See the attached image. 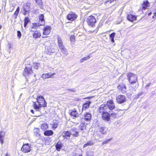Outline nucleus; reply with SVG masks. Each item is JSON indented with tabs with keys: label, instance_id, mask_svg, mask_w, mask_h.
<instances>
[{
	"label": "nucleus",
	"instance_id": "nucleus-41",
	"mask_svg": "<svg viewBox=\"0 0 156 156\" xmlns=\"http://www.w3.org/2000/svg\"><path fill=\"white\" fill-rule=\"evenodd\" d=\"M112 140V138L108 139L107 140H106L103 142L102 143V144L104 145V144H106L108 143L109 142H110Z\"/></svg>",
	"mask_w": 156,
	"mask_h": 156
},
{
	"label": "nucleus",
	"instance_id": "nucleus-18",
	"mask_svg": "<svg viewBox=\"0 0 156 156\" xmlns=\"http://www.w3.org/2000/svg\"><path fill=\"white\" fill-rule=\"evenodd\" d=\"M91 102L90 101H87L83 104L82 107V110H85L89 107Z\"/></svg>",
	"mask_w": 156,
	"mask_h": 156
},
{
	"label": "nucleus",
	"instance_id": "nucleus-10",
	"mask_svg": "<svg viewBox=\"0 0 156 156\" xmlns=\"http://www.w3.org/2000/svg\"><path fill=\"white\" fill-rule=\"evenodd\" d=\"M77 17V15L75 12H71L68 15L67 18L69 20L73 21L76 20Z\"/></svg>",
	"mask_w": 156,
	"mask_h": 156
},
{
	"label": "nucleus",
	"instance_id": "nucleus-19",
	"mask_svg": "<svg viewBox=\"0 0 156 156\" xmlns=\"http://www.w3.org/2000/svg\"><path fill=\"white\" fill-rule=\"evenodd\" d=\"M44 16L43 14H41L39 17V22L38 23L41 26L43 25L44 24Z\"/></svg>",
	"mask_w": 156,
	"mask_h": 156
},
{
	"label": "nucleus",
	"instance_id": "nucleus-26",
	"mask_svg": "<svg viewBox=\"0 0 156 156\" xmlns=\"http://www.w3.org/2000/svg\"><path fill=\"white\" fill-rule=\"evenodd\" d=\"M99 130L102 134H105L107 130V129L105 127H100Z\"/></svg>",
	"mask_w": 156,
	"mask_h": 156
},
{
	"label": "nucleus",
	"instance_id": "nucleus-43",
	"mask_svg": "<svg viewBox=\"0 0 156 156\" xmlns=\"http://www.w3.org/2000/svg\"><path fill=\"white\" fill-rule=\"evenodd\" d=\"M70 40L72 41H74L75 39V36L74 35H71L70 37Z\"/></svg>",
	"mask_w": 156,
	"mask_h": 156
},
{
	"label": "nucleus",
	"instance_id": "nucleus-20",
	"mask_svg": "<svg viewBox=\"0 0 156 156\" xmlns=\"http://www.w3.org/2000/svg\"><path fill=\"white\" fill-rule=\"evenodd\" d=\"M127 18L129 21L133 22L136 19V17L134 15L129 14L128 15Z\"/></svg>",
	"mask_w": 156,
	"mask_h": 156
},
{
	"label": "nucleus",
	"instance_id": "nucleus-59",
	"mask_svg": "<svg viewBox=\"0 0 156 156\" xmlns=\"http://www.w3.org/2000/svg\"><path fill=\"white\" fill-rule=\"evenodd\" d=\"M75 156H82V155H75Z\"/></svg>",
	"mask_w": 156,
	"mask_h": 156
},
{
	"label": "nucleus",
	"instance_id": "nucleus-6",
	"mask_svg": "<svg viewBox=\"0 0 156 156\" xmlns=\"http://www.w3.org/2000/svg\"><path fill=\"white\" fill-rule=\"evenodd\" d=\"M33 107L36 110L35 112H38V115H34V117H38L41 115V112H40V110L41 107H42L39 105L38 104H37L36 102H33Z\"/></svg>",
	"mask_w": 156,
	"mask_h": 156
},
{
	"label": "nucleus",
	"instance_id": "nucleus-21",
	"mask_svg": "<svg viewBox=\"0 0 156 156\" xmlns=\"http://www.w3.org/2000/svg\"><path fill=\"white\" fill-rule=\"evenodd\" d=\"M52 128L54 129L57 128L58 126V122L57 120H54L50 124Z\"/></svg>",
	"mask_w": 156,
	"mask_h": 156
},
{
	"label": "nucleus",
	"instance_id": "nucleus-11",
	"mask_svg": "<svg viewBox=\"0 0 156 156\" xmlns=\"http://www.w3.org/2000/svg\"><path fill=\"white\" fill-rule=\"evenodd\" d=\"M21 150L24 153H27L31 150L30 145L28 144H24L22 147Z\"/></svg>",
	"mask_w": 156,
	"mask_h": 156
},
{
	"label": "nucleus",
	"instance_id": "nucleus-5",
	"mask_svg": "<svg viewBox=\"0 0 156 156\" xmlns=\"http://www.w3.org/2000/svg\"><path fill=\"white\" fill-rule=\"evenodd\" d=\"M30 3L28 2L23 5V14L24 15L29 14L30 8Z\"/></svg>",
	"mask_w": 156,
	"mask_h": 156
},
{
	"label": "nucleus",
	"instance_id": "nucleus-28",
	"mask_svg": "<svg viewBox=\"0 0 156 156\" xmlns=\"http://www.w3.org/2000/svg\"><path fill=\"white\" fill-rule=\"evenodd\" d=\"M4 133L3 131H2L0 132V141L2 145L4 143L3 138L4 137Z\"/></svg>",
	"mask_w": 156,
	"mask_h": 156
},
{
	"label": "nucleus",
	"instance_id": "nucleus-57",
	"mask_svg": "<svg viewBox=\"0 0 156 156\" xmlns=\"http://www.w3.org/2000/svg\"><path fill=\"white\" fill-rule=\"evenodd\" d=\"M114 0H110L111 2H110V3H111V2H112Z\"/></svg>",
	"mask_w": 156,
	"mask_h": 156
},
{
	"label": "nucleus",
	"instance_id": "nucleus-56",
	"mask_svg": "<svg viewBox=\"0 0 156 156\" xmlns=\"http://www.w3.org/2000/svg\"><path fill=\"white\" fill-rule=\"evenodd\" d=\"M80 119H81V120L82 121V120H83V117L81 118V117H80Z\"/></svg>",
	"mask_w": 156,
	"mask_h": 156
},
{
	"label": "nucleus",
	"instance_id": "nucleus-40",
	"mask_svg": "<svg viewBox=\"0 0 156 156\" xmlns=\"http://www.w3.org/2000/svg\"><path fill=\"white\" fill-rule=\"evenodd\" d=\"M34 133L36 136L39 134L40 131V129L38 128H35L34 130Z\"/></svg>",
	"mask_w": 156,
	"mask_h": 156
},
{
	"label": "nucleus",
	"instance_id": "nucleus-17",
	"mask_svg": "<svg viewBox=\"0 0 156 156\" xmlns=\"http://www.w3.org/2000/svg\"><path fill=\"white\" fill-rule=\"evenodd\" d=\"M91 115L90 113L87 112L84 115V120L87 121H89L91 119Z\"/></svg>",
	"mask_w": 156,
	"mask_h": 156
},
{
	"label": "nucleus",
	"instance_id": "nucleus-12",
	"mask_svg": "<svg viewBox=\"0 0 156 156\" xmlns=\"http://www.w3.org/2000/svg\"><path fill=\"white\" fill-rule=\"evenodd\" d=\"M51 27L49 26H46L43 29V34L47 35H48L50 33Z\"/></svg>",
	"mask_w": 156,
	"mask_h": 156
},
{
	"label": "nucleus",
	"instance_id": "nucleus-42",
	"mask_svg": "<svg viewBox=\"0 0 156 156\" xmlns=\"http://www.w3.org/2000/svg\"><path fill=\"white\" fill-rule=\"evenodd\" d=\"M87 156H93L94 155V152L93 151H88L87 154Z\"/></svg>",
	"mask_w": 156,
	"mask_h": 156
},
{
	"label": "nucleus",
	"instance_id": "nucleus-48",
	"mask_svg": "<svg viewBox=\"0 0 156 156\" xmlns=\"http://www.w3.org/2000/svg\"><path fill=\"white\" fill-rule=\"evenodd\" d=\"M36 2L39 5H41L42 3L41 0H35Z\"/></svg>",
	"mask_w": 156,
	"mask_h": 156
},
{
	"label": "nucleus",
	"instance_id": "nucleus-7",
	"mask_svg": "<svg viewBox=\"0 0 156 156\" xmlns=\"http://www.w3.org/2000/svg\"><path fill=\"white\" fill-rule=\"evenodd\" d=\"M116 100L118 103L120 104L124 103L126 101V98L123 95H118L116 98Z\"/></svg>",
	"mask_w": 156,
	"mask_h": 156
},
{
	"label": "nucleus",
	"instance_id": "nucleus-23",
	"mask_svg": "<svg viewBox=\"0 0 156 156\" xmlns=\"http://www.w3.org/2000/svg\"><path fill=\"white\" fill-rule=\"evenodd\" d=\"M71 135L73 136L74 137H77L79 136L78 132L76 131L75 129L70 131Z\"/></svg>",
	"mask_w": 156,
	"mask_h": 156
},
{
	"label": "nucleus",
	"instance_id": "nucleus-25",
	"mask_svg": "<svg viewBox=\"0 0 156 156\" xmlns=\"http://www.w3.org/2000/svg\"><path fill=\"white\" fill-rule=\"evenodd\" d=\"M41 36V34L39 31H36L33 34V37L35 38H37L40 37Z\"/></svg>",
	"mask_w": 156,
	"mask_h": 156
},
{
	"label": "nucleus",
	"instance_id": "nucleus-34",
	"mask_svg": "<svg viewBox=\"0 0 156 156\" xmlns=\"http://www.w3.org/2000/svg\"><path fill=\"white\" fill-rule=\"evenodd\" d=\"M48 128V126L47 124L43 123L41 125V129L45 131Z\"/></svg>",
	"mask_w": 156,
	"mask_h": 156
},
{
	"label": "nucleus",
	"instance_id": "nucleus-24",
	"mask_svg": "<svg viewBox=\"0 0 156 156\" xmlns=\"http://www.w3.org/2000/svg\"><path fill=\"white\" fill-rule=\"evenodd\" d=\"M44 133L45 136H48L53 135L54 133V132L51 130H47L45 131Z\"/></svg>",
	"mask_w": 156,
	"mask_h": 156
},
{
	"label": "nucleus",
	"instance_id": "nucleus-36",
	"mask_svg": "<svg viewBox=\"0 0 156 156\" xmlns=\"http://www.w3.org/2000/svg\"><path fill=\"white\" fill-rule=\"evenodd\" d=\"M149 4L148 1L144 2V3L143 5L142 8L144 9H145L147 8Z\"/></svg>",
	"mask_w": 156,
	"mask_h": 156
},
{
	"label": "nucleus",
	"instance_id": "nucleus-22",
	"mask_svg": "<svg viewBox=\"0 0 156 156\" xmlns=\"http://www.w3.org/2000/svg\"><path fill=\"white\" fill-rule=\"evenodd\" d=\"M55 146L56 150L58 151H59L62 147L63 144L60 142H58L56 143Z\"/></svg>",
	"mask_w": 156,
	"mask_h": 156
},
{
	"label": "nucleus",
	"instance_id": "nucleus-44",
	"mask_svg": "<svg viewBox=\"0 0 156 156\" xmlns=\"http://www.w3.org/2000/svg\"><path fill=\"white\" fill-rule=\"evenodd\" d=\"M20 11V8L19 7H18L17 8L16 11L15 12L14 14L18 15V13Z\"/></svg>",
	"mask_w": 156,
	"mask_h": 156
},
{
	"label": "nucleus",
	"instance_id": "nucleus-30",
	"mask_svg": "<svg viewBox=\"0 0 156 156\" xmlns=\"http://www.w3.org/2000/svg\"><path fill=\"white\" fill-rule=\"evenodd\" d=\"M24 26L25 27H27L28 23L30 22V20H29L28 17H25L24 19Z\"/></svg>",
	"mask_w": 156,
	"mask_h": 156
},
{
	"label": "nucleus",
	"instance_id": "nucleus-4",
	"mask_svg": "<svg viewBox=\"0 0 156 156\" xmlns=\"http://www.w3.org/2000/svg\"><path fill=\"white\" fill-rule=\"evenodd\" d=\"M98 111L99 113L102 114V119L103 120L108 121L110 119V115L108 112L103 111L102 112H100L99 111V108L98 109Z\"/></svg>",
	"mask_w": 156,
	"mask_h": 156
},
{
	"label": "nucleus",
	"instance_id": "nucleus-37",
	"mask_svg": "<svg viewBox=\"0 0 156 156\" xmlns=\"http://www.w3.org/2000/svg\"><path fill=\"white\" fill-rule=\"evenodd\" d=\"M118 112L117 111H116L115 112H113L111 113V115H110L112 117L115 118H116L117 117V114Z\"/></svg>",
	"mask_w": 156,
	"mask_h": 156
},
{
	"label": "nucleus",
	"instance_id": "nucleus-62",
	"mask_svg": "<svg viewBox=\"0 0 156 156\" xmlns=\"http://www.w3.org/2000/svg\"><path fill=\"white\" fill-rule=\"evenodd\" d=\"M150 15V13L148 14V15Z\"/></svg>",
	"mask_w": 156,
	"mask_h": 156
},
{
	"label": "nucleus",
	"instance_id": "nucleus-9",
	"mask_svg": "<svg viewBox=\"0 0 156 156\" xmlns=\"http://www.w3.org/2000/svg\"><path fill=\"white\" fill-rule=\"evenodd\" d=\"M33 73L32 68L30 67H26L23 73V76L26 77L31 74Z\"/></svg>",
	"mask_w": 156,
	"mask_h": 156
},
{
	"label": "nucleus",
	"instance_id": "nucleus-63",
	"mask_svg": "<svg viewBox=\"0 0 156 156\" xmlns=\"http://www.w3.org/2000/svg\"><path fill=\"white\" fill-rule=\"evenodd\" d=\"M1 10L0 9V13H1Z\"/></svg>",
	"mask_w": 156,
	"mask_h": 156
},
{
	"label": "nucleus",
	"instance_id": "nucleus-29",
	"mask_svg": "<svg viewBox=\"0 0 156 156\" xmlns=\"http://www.w3.org/2000/svg\"><path fill=\"white\" fill-rule=\"evenodd\" d=\"M94 144V143L92 141H89L87 143L85 144L83 146V147L85 148L87 146H92Z\"/></svg>",
	"mask_w": 156,
	"mask_h": 156
},
{
	"label": "nucleus",
	"instance_id": "nucleus-2",
	"mask_svg": "<svg viewBox=\"0 0 156 156\" xmlns=\"http://www.w3.org/2000/svg\"><path fill=\"white\" fill-rule=\"evenodd\" d=\"M127 77L129 83L132 84L136 83L137 81V76L133 73H129L127 75Z\"/></svg>",
	"mask_w": 156,
	"mask_h": 156
},
{
	"label": "nucleus",
	"instance_id": "nucleus-38",
	"mask_svg": "<svg viewBox=\"0 0 156 156\" xmlns=\"http://www.w3.org/2000/svg\"><path fill=\"white\" fill-rule=\"evenodd\" d=\"M90 56L89 55H88V56L86 57H84L81 58L80 60V63H82L84 61L89 59H90Z\"/></svg>",
	"mask_w": 156,
	"mask_h": 156
},
{
	"label": "nucleus",
	"instance_id": "nucleus-8",
	"mask_svg": "<svg viewBox=\"0 0 156 156\" xmlns=\"http://www.w3.org/2000/svg\"><path fill=\"white\" fill-rule=\"evenodd\" d=\"M87 20V22L88 25L92 27H93L95 23L96 22V19L95 17L92 16H89Z\"/></svg>",
	"mask_w": 156,
	"mask_h": 156
},
{
	"label": "nucleus",
	"instance_id": "nucleus-50",
	"mask_svg": "<svg viewBox=\"0 0 156 156\" xmlns=\"http://www.w3.org/2000/svg\"><path fill=\"white\" fill-rule=\"evenodd\" d=\"M18 15H15L14 14L12 16V18L14 20H15L17 18Z\"/></svg>",
	"mask_w": 156,
	"mask_h": 156
},
{
	"label": "nucleus",
	"instance_id": "nucleus-33",
	"mask_svg": "<svg viewBox=\"0 0 156 156\" xmlns=\"http://www.w3.org/2000/svg\"><path fill=\"white\" fill-rule=\"evenodd\" d=\"M40 26H41V25L38 23H35L34 24H33V25L31 27V30L36 29L37 28V27H39ZM31 31H32V30H31ZM33 31L34 30H33Z\"/></svg>",
	"mask_w": 156,
	"mask_h": 156
},
{
	"label": "nucleus",
	"instance_id": "nucleus-53",
	"mask_svg": "<svg viewBox=\"0 0 156 156\" xmlns=\"http://www.w3.org/2000/svg\"><path fill=\"white\" fill-rule=\"evenodd\" d=\"M138 84L137 83V84H136L135 86L134 87H135V88H137L138 87Z\"/></svg>",
	"mask_w": 156,
	"mask_h": 156
},
{
	"label": "nucleus",
	"instance_id": "nucleus-16",
	"mask_svg": "<svg viewBox=\"0 0 156 156\" xmlns=\"http://www.w3.org/2000/svg\"><path fill=\"white\" fill-rule=\"evenodd\" d=\"M70 136V132L69 131H64L62 134L63 137L66 139H69Z\"/></svg>",
	"mask_w": 156,
	"mask_h": 156
},
{
	"label": "nucleus",
	"instance_id": "nucleus-47",
	"mask_svg": "<svg viewBox=\"0 0 156 156\" xmlns=\"http://www.w3.org/2000/svg\"><path fill=\"white\" fill-rule=\"evenodd\" d=\"M17 36H18V37L19 38H20V37H21V33L20 31H17Z\"/></svg>",
	"mask_w": 156,
	"mask_h": 156
},
{
	"label": "nucleus",
	"instance_id": "nucleus-61",
	"mask_svg": "<svg viewBox=\"0 0 156 156\" xmlns=\"http://www.w3.org/2000/svg\"><path fill=\"white\" fill-rule=\"evenodd\" d=\"M44 37V38H45V37H46V36H44V37Z\"/></svg>",
	"mask_w": 156,
	"mask_h": 156
},
{
	"label": "nucleus",
	"instance_id": "nucleus-52",
	"mask_svg": "<svg viewBox=\"0 0 156 156\" xmlns=\"http://www.w3.org/2000/svg\"><path fill=\"white\" fill-rule=\"evenodd\" d=\"M151 83H148L147 85L145 87L146 88H147V87H148L149 86H150L151 85Z\"/></svg>",
	"mask_w": 156,
	"mask_h": 156
},
{
	"label": "nucleus",
	"instance_id": "nucleus-54",
	"mask_svg": "<svg viewBox=\"0 0 156 156\" xmlns=\"http://www.w3.org/2000/svg\"><path fill=\"white\" fill-rule=\"evenodd\" d=\"M154 16H156V12H154V16H153V18H154Z\"/></svg>",
	"mask_w": 156,
	"mask_h": 156
},
{
	"label": "nucleus",
	"instance_id": "nucleus-58",
	"mask_svg": "<svg viewBox=\"0 0 156 156\" xmlns=\"http://www.w3.org/2000/svg\"><path fill=\"white\" fill-rule=\"evenodd\" d=\"M90 98H91V97H88L87 98H86L90 99Z\"/></svg>",
	"mask_w": 156,
	"mask_h": 156
},
{
	"label": "nucleus",
	"instance_id": "nucleus-39",
	"mask_svg": "<svg viewBox=\"0 0 156 156\" xmlns=\"http://www.w3.org/2000/svg\"><path fill=\"white\" fill-rule=\"evenodd\" d=\"M40 64L39 63H34L33 64V68L36 69H38V67L40 66Z\"/></svg>",
	"mask_w": 156,
	"mask_h": 156
},
{
	"label": "nucleus",
	"instance_id": "nucleus-15",
	"mask_svg": "<svg viewBox=\"0 0 156 156\" xmlns=\"http://www.w3.org/2000/svg\"><path fill=\"white\" fill-rule=\"evenodd\" d=\"M57 41L58 48L59 49L64 46L62 39L59 36L58 37Z\"/></svg>",
	"mask_w": 156,
	"mask_h": 156
},
{
	"label": "nucleus",
	"instance_id": "nucleus-60",
	"mask_svg": "<svg viewBox=\"0 0 156 156\" xmlns=\"http://www.w3.org/2000/svg\"><path fill=\"white\" fill-rule=\"evenodd\" d=\"M2 28V26L1 25H0V30L1 29V28Z\"/></svg>",
	"mask_w": 156,
	"mask_h": 156
},
{
	"label": "nucleus",
	"instance_id": "nucleus-14",
	"mask_svg": "<svg viewBox=\"0 0 156 156\" xmlns=\"http://www.w3.org/2000/svg\"><path fill=\"white\" fill-rule=\"evenodd\" d=\"M55 74V73L52 74L51 73H48L46 74H43L42 75L41 77L44 79H47L50 78L51 76L54 75Z\"/></svg>",
	"mask_w": 156,
	"mask_h": 156
},
{
	"label": "nucleus",
	"instance_id": "nucleus-51",
	"mask_svg": "<svg viewBox=\"0 0 156 156\" xmlns=\"http://www.w3.org/2000/svg\"><path fill=\"white\" fill-rule=\"evenodd\" d=\"M67 90L69 91H70L72 92H75V89H67Z\"/></svg>",
	"mask_w": 156,
	"mask_h": 156
},
{
	"label": "nucleus",
	"instance_id": "nucleus-1",
	"mask_svg": "<svg viewBox=\"0 0 156 156\" xmlns=\"http://www.w3.org/2000/svg\"><path fill=\"white\" fill-rule=\"evenodd\" d=\"M115 108V105L113 101L112 100L108 101L105 104H102L99 107V111L102 112L103 111L110 112L109 110H112Z\"/></svg>",
	"mask_w": 156,
	"mask_h": 156
},
{
	"label": "nucleus",
	"instance_id": "nucleus-55",
	"mask_svg": "<svg viewBox=\"0 0 156 156\" xmlns=\"http://www.w3.org/2000/svg\"><path fill=\"white\" fill-rule=\"evenodd\" d=\"M5 156H10V155L9 154H8L7 153L5 155Z\"/></svg>",
	"mask_w": 156,
	"mask_h": 156
},
{
	"label": "nucleus",
	"instance_id": "nucleus-46",
	"mask_svg": "<svg viewBox=\"0 0 156 156\" xmlns=\"http://www.w3.org/2000/svg\"><path fill=\"white\" fill-rule=\"evenodd\" d=\"M123 88L122 90H121L122 91V92L123 93H125L126 92V87L125 86H123Z\"/></svg>",
	"mask_w": 156,
	"mask_h": 156
},
{
	"label": "nucleus",
	"instance_id": "nucleus-31",
	"mask_svg": "<svg viewBox=\"0 0 156 156\" xmlns=\"http://www.w3.org/2000/svg\"><path fill=\"white\" fill-rule=\"evenodd\" d=\"M115 33L113 32L110 34L109 35L110 39L111 41L112 42H114V37H115Z\"/></svg>",
	"mask_w": 156,
	"mask_h": 156
},
{
	"label": "nucleus",
	"instance_id": "nucleus-3",
	"mask_svg": "<svg viewBox=\"0 0 156 156\" xmlns=\"http://www.w3.org/2000/svg\"><path fill=\"white\" fill-rule=\"evenodd\" d=\"M37 101L38 104L41 105L42 107H46L47 102L44 97L42 96H38L37 98Z\"/></svg>",
	"mask_w": 156,
	"mask_h": 156
},
{
	"label": "nucleus",
	"instance_id": "nucleus-45",
	"mask_svg": "<svg viewBox=\"0 0 156 156\" xmlns=\"http://www.w3.org/2000/svg\"><path fill=\"white\" fill-rule=\"evenodd\" d=\"M125 86L124 85L122 84L120 85H119V86L118 87V88L121 90H122L123 87V86Z\"/></svg>",
	"mask_w": 156,
	"mask_h": 156
},
{
	"label": "nucleus",
	"instance_id": "nucleus-35",
	"mask_svg": "<svg viewBox=\"0 0 156 156\" xmlns=\"http://www.w3.org/2000/svg\"><path fill=\"white\" fill-rule=\"evenodd\" d=\"M47 50L48 51V54H50L51 53H53L55 52V50L50 47H48L47 49Z\"/></svg>",
	"mask_w": 156,
	"mask_h": 156
},
{
	"label": "nucleus",
	"instance_id": "nucleus-13",
	"mask_svg": "<svg viewBox=\"0 0 156 156\" xmlns=\"http://www.w3.org/2000/svg\"><path fill=\"white\" fill-rule=\"evenodd\" d=\"M69 114L74 118L77 117L79 116V114L75 109L70 110L69 111Z\"/></svg>",
	"mask_w": 156,
	"mask_h": 156
},
{
	"label": "nucleus",
	"instance_id": "nucleus-49",
	"mask_svg": "<svg viewBox=\"0 0 156 156\" xmlns=\"http://www.w3.org/2000/svg\"><path fill=\"white\" fill-rule=\"evenodd\" d=\"M30 112L33 114V116H34V115H38V112H35V113L33 109L31 110Z\"/></svg>",
	"mask_w": 156,
	"mask_h": 156
},
{
	"label": "nucleus",
	"instance_id": "nucleus-32",
	"mask_svg": "<svg viewBox=\"0 0 156 156\" xmlns=\"http://www.w3.org/2000/svg\"><path fill=\"white\" fill-rule=\"evenodd\" d=\"M61 51V52L63 54H65L66 55L68 54L67 50V49L65 48V46L60 48L59 49Z\"/></svg>",
	"mask_w": 156,
	"mask_h": 156
},
{
	"label": "nucleus",
	"instance_id": "nucleus-27",
	"mask_svg": "<svg viewBox=\"0 0 156 156\" xmlns=\"http://www.w3.org/2000/svg\"><path fill=\"white\" fill-rule=\"evenodd\" d=\"M87 124V123H83V122L82 121V123L80 124L79 126V128L80 129L83 131L86 129Z\"/></svg>",
	"mask_w": 156,
	"mask_h": 156
}]
</instances>
